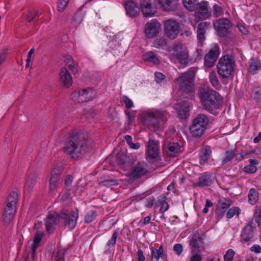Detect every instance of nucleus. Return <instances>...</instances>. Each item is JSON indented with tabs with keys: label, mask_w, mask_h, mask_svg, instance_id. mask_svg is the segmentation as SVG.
I'll return each mask as SVG.
<instances>
[{
	"label": "nucleus",
	"mask_w": 261,
	"mask_h": 261,
	"mask_svg": "<svg viewBox=\"0 0 261 261\" xmlns=\"http://www.w3.org/2000/svg\"><path fill=\"white\" fill-rule=\"evenodd\" d=\"M43 233L37 231L35 234L33 243L31 245L32 258L34 260L36 257V249L39 246L41 241L43 237Z\"/></svg>",
	"instance_id": "24"
},
{
	"label": "nucleus",
	"mask_w": 261,
	"mask_h": 261,
	"mask_svg": "<svg viewBox=\"0 0 261 261\" xmlns=\"http://www.w3.org/2000/svg\"><path fill=\"white\" fill-rule=\"evenodd\" d=\"M203 108L213 114H216L222 107V97L219 93L209 88H201L198 93Z\"/></svg>",
	"instance_id": "2"
},
{
	"label": "nucleus",
	"mask_w": 261,
	"mask_h": 261,
	"mask_svg": "<svg viewBox=\"0 0 261 261\" xmlns=\"http://www.w3.org/2000/svg\"><path fill=\"white\" fill-rule=\"evenodd\" d=\"M213 25L220 36L225 35L232 28L230 21L226 18L214 21Z\"/></svg>",
	"instance_id": "14"
},
{
	"label": "nucleus",
	"mask_w": 261,
	"mask_h": 261,
	"mask_svg": "<svg viewBox=\"0 0 261 261\" xmlns=\"http://www.w3.org/2000/svg\"><path fill=\"white\" fill-rule=\"evenodd\" d=\"M204 32L197 30V36L200 42H202L204 40Z\"/></svg>",
	"instance_id": "60"
},
{
	"label": "nucleus",
	"mask_w": 261,
	"mask_h": 261,
	"mask_svg": "<svg viewBox=\"0 0 261 261\" xmlns=\"http://www.w3.org/2000/svg\"><path fill=\"white\" fill-rule=\"evenodd\" d=\"M18 194L12 192L8 196L5 202L3 210L2 221L5 225L10 223L13 219L17 210Z\"/></svg>",
	"instance_id": "3"
},
{
	"label": "nucleus",
	"mask_w": 261,
	"mask_h": 261,
	"mask_svg": "<svg viewBox=\"0 0 261 261\" xmlns=\"http://www.w3.org/2000/svg\"><path fill=\"white\" fill-rule=\"evenodd\" d=\"M130 148L134 149H138L139 148L140 145L139 142H136L134 143L132 142L130 145H129Z\"/></svg>",
	"instance_id": "63"
},
{
	"label": "nucleus",
	"mask_w": 261,
	"mask_h": 261,
	"mask_svg": "<svg viewBox=\"0 0 261 261\" xmlns=\"http://www.w3.org/2000/svg\"><path fill=\"white\" fill-rule=\"evenodd\" d=\"M235 62L228 55L222 57L217 65V72L222 79H227L234 71Z\"/></svg>",
	"instance_id": "5"
},
{
	"label": "nucleus",
	"mask_w": 261,
	"mask_h": 261,
	"mask_svg": "<svg viewBox=\"0 0 261 261\" xmlns=\"http://www.w3.org/2000/svg\"><path fill=\"white\" fill-rule=\"evenodd\" d=\"M73 179L72 176L68 175L65 179V185L67 188L69 189L70 188Z\"/></svg>",
	"instance_id": "53"
},
{
	"label": "nucleus",
	"mask_w": 261,
	"mask_h": 261,
	"mask_svg": "<svg viewBox=\"0 0 261 261\" xmlns=\"http://www.w3.org/2000/svg\"><path fill=\"white\" fill-rule=\"evenodd\" d=\"M176 109L178 115L181 118H186L189 115V105L186 101L179 102L176 106Z\"/></svg>",
	"instance_id": "23"
},
{
	"label": "nucleus",
	"mask_w": 261,
	"mask_h": 261,
	"mask_svg": "<svg viewBox=\"0 0 261 261\" xmlns=\"http://www.w3.org/2000/svg\"><path fill=\"white\" fill-rule=\"evenodd\" d=\"M248 71L251 74H256L261 69V60L257 58L250 60Z\"/></svg>",
	"instance_id": "27"
},
{
	"label": "nucleus",
	"mask_w": 261,
	"mask_h": 261,
	"mask_svg": "<svg viewBox=\"0 0 261 261\" xmlns=\"http://www.w3.org/2000/svg\"><path fill=\"white\" fill-rule=\"evenodd\" d=\"M210 25V22H201L198 25L197 30L199 31L204 32L205 29H206Z\"/></svg>",
	"instance_id": "52"
},
{
	"label": "nucleus",
	"mask_w": 261,
	"mask_h": 261,
	"mask_svg": "<svg viewBox=\"0 0 261 261\" xmlns=\"http://www.w3.org/2000/svg\"><path fill=\"white\" fill-rule=\"evenodd\" d=\"M208 6L207 2L202 1L197 4L195 10V17L197 21L206 19L211 16L212 13L208 10Z\"/></svg>",
	"instance_id": "10"
},
{
	"label": "nucleus",
	"mask_w": 261,
	"mask_h": 261,
	"mask_svg": "<svg viewBox=\"0 0 261 261\" xmlns=\"http://www.w3.org/2000/svg\"><path fill=\"white\" fill-rule=\"evenodd\" d=\"M191 257L190 261H201L202 258L199 253L192 254Z\"/></svg>",
	"instance_id": "59"
},
{
	"label": "nucleus",
	"mask_w": 261,
	"mask_h": 261,
	"mask_svg": "<svg viewBox=\"0 0 261 261\" xmlns=\"http://www.w3.org/2000/svg\"><path fill=\"white\" fill-rule=\"evenodd\" d=\"M180 146L178 143H170L169 144L168 150L167 152L168 155L175 156L180 151Z\"/></svg>",
	"instance_id": "33"
},
{
	"label": "nucleus",
	"mask_w": 261,
	"mask_h": 261,
	"mask_svg": "<svg viewBox=\"0 0 261 261\" xmlns=\"http://www.w3.org/2000/svg\"><path fill=\"white\" fill-rule=\"evenodd\" d=\"M208 123L209 119L205 115L203 114L198 115L193 119L190 128L192 136L195 138L201 137L206 129Z\"/></svg>",
	"instance_id": "6"
},
{
	"label": "nucleus",
	"mask_w": 261,
	"mask_h": 261,
	"mask_svg": "<svg viewBox=\"0 0 261 261\" xmlns=\"http://www.w3.org/2000/svg\"><path fill=\"white\" fill-rule=\"evenodd\" d=\"M154 207H160V212L164 213L168 210L169 205L165 199H158V202L155 204Z\"/></svg>",
	"instance_id": "37"
},
{
	"label": "nucleus",
	"mask_w": 261,
	"mask_h": 261,
	"mask_svg": "<svg viewBox=\"0 0 261 261\" xmlns=\"http://www.w3.org/2000/svg\"><path fill=\"white\" fill-rule=\"evenodd\" d=\"M197 0H182L183 4L185 7L190 11H193L195 10V7Z\"/></svg>",
	"instance_id": "42"
},
{
	"label": "nucleus",
	"mask_w": 261,
	"mask_h": 261,
	"mask_svg": "<svg viewBox=\"0 0 261 261\" xmlns=\"http://www.w3.org/2000/svg\"><path fill=\"white\" fill-rule=\"evenodd\" d=\"M212 206L213 203L212 202V201L210 200L207 199L206 200L204 208L203 209L202 211L203 213L204 214H207L208 212L209 207H212Z\"/></svg>",
	"instance_id": "54"
},
{
	"label": "nucleus",
	"mask_w": 261,
	"mask_h": 261,
	"mask_svg": "<svg viewBox=\"0 0 261 261\" xmlns=\"http://www.w3.org/2000/svg\"><path fill=\"white\" fill-rule=\"evenodd\" d=\"M165 112L156 109H150L144 111L142 115V122L144 125L155 126L160 120H162Z\"/></svg>",
	"instance_id": "8"
},
{
	"label": "nucleus",
	"mask_w": 261,
	"mask_h": 261,
	"mask_svg": "<svg viewBox=\"0 0 261 261\" xmlns=\"http://www.w3.org/2000/svg\"><path fill=\"white\" fill-rule=\"evenodd\" d=\"M60 82L64 86L69 87L72 83V76L67 67L62 68L60 72Z\"/></svg>",
	"instance_id": "21"
},
{
	"label": "nucleus",
	"mask_w": 261,
	"mask_h": 261,
	"mask_svg": "<svg viewBox=\"0 0 261 261\" xmlns=\"http://www.w3.org/2000/svg\"><path fill=\"white\" fill-rule=\"evenodd\" d=\"M251 96L257 103H261V88L256 87L252 91Z\"/></svg>",
	"instance_id": "41"
},
{
	"label": "nucleus",
	"mask_w": 261,
	"mask_h": 261,
	"mask_svg": "<svg viewBox=\"0 0 261 261\" xmlns=\"http://www.w3.org/2000/svg\"><path fill=\"white\" fill-rule=\"evenodd\" d=\"M223 10L220 5L215 4L213 6V14L214 16H221L223 14Z\"/></svg>",
	"instance_id": "47"
},
{
	"label": "nucleus",
	"mask_w": 261,
	"mask_h": 261,
	"mask_svg": "<svg viewBox=\"0 0 261 261\" xmlns=\"http://www.w3.org/2000/svg\"><path fill=\"white\" fill-rule=\"evenodd\" d=\"M122 100L127 109H130L134 107L133 101L127 96H123Z\"/></svg>",
	"instance_id": "50"
},
{
	"label": "nucleus",
	"mask_w": 261,
	"mask_h": 261,
	"mask_svg": "<svg viewBox=\"0 0 261 261\" xmlns=\"http://www.w3.org/2000/svg\"><path fill=\"white\" fill-rule=\"evenodd\" d=\"M62 173V168L58 166H56L53 170L49 182V191L51 192L55 190L58 187L59 182L60 180L61 174Z\"/></svg>",
	"instance_id": "17"
},
{
	"label": "nucleus",
	"mask_w": 261,
	"mask_h": 261,
	"mask_svg": "<svg viewBox=\"0 0 261 261\" xmlns=\"http://www.w3.org/2000/svg\"><path fill=\"white\" fill-rule=\"evenodd\" d=\"M125 9L127 14L132 17L137 16L140 11L137 4L133 1H130L126 3L125 4Z\"/></svg>",
	"instance_id": "22"
},
{
	"label": "nucleus",
	"mask_w": 261,
	"mask_h": 261,
	"mask_svg": "<svg viewBox=\"0 0 261 261\" xmlns=\"http://www.w3.org/2000/svg\"><path fill=\"white\" fill-rule=\"evenodd\" d=\"M61 218L60 214L57 212H49L45 220V226L47 231L49 233L53 232L55 227L59 223Z\"/></svg>",
	"instance_id": "15"
},
{
	"label": "nucleus",
	"mask_w": 261,
	"mask_h": 261,
	"mask_svg": "<svg viewBox=\"0 0 261 261\" xmlns=\"http://www.w3.org/2000/svg\"><path fill=\"white\" fill-rule=\"evenodd\" d=\"M241 236L243 240L245 242H248L253 237V230L250 226H246L243 229Z\"/></svg>",
	"instance_id": "31"
},
{
	"label": "nucleus",
	"mask_w": 261,
	"mask_h": 261,
	"mask_svg": "<svg viewBox=\"0 0 261 261\" xmlns=\"http://www.w3.org/2000/svg\"><path fill=\"white\" fill-rule=\"evenodd\" d=\"M146 154L150 159H155L159 154L158 143L153 140L149 139L146 146Z\"/></svg>",
	"instance_id": "18"
},
{
	"label": "nucleus",
	"mask_w": 261,
	"mask_h": 261,
	"mask_svg": "<svg viewBox=\"0 0 261 261\" xmlns=\"http://www.w3.org/2000/svg\"><path fill=\"white\" fill-rule=\"evenodd\" d=\"M212 153L211 148L208 146H204L200 155V162L201 164L205 163L209 159Z\"/></svg>",
	"instance_id": "35"
},
{
	"label": "nucleus",
	"mask_w": 261,
	"mask_h": 261,
	"mask_svg": "<svg viewBox=\"0 0 261 261\" xmlns=\"http://www.w3.org/2000/svg\"><path fill=\"white\" fill-rule=\"evenodd\" d=\"M118 236V233L116 231H115L113 232L111 238L107 242V245L109 248H111L115 247Z\"/></svg>",
	"instance_id": "46"
},
{
	"label": "nucleus",
	"mask_w": 261,
	"mask_h": 261,
	"mask_svg": "<svg viewBox=\"0 0 261 261\" xmlns=\"http://www.w3.org/2000/svg\"><path fill=\"white\" fill-rule=\"evenodd\" d=\"M208 79L214 88L217 90H219L221 88V85L219 81L216 72L215 71L210 72Z\"/></svg>",
	"instance_id": "32"
},
{
	"label": "nucleus",
	"mask_w": 261,
	"mask_h": 261,
	"mask_svg": "<svg viewBox=\"0 0 261 261\" xmlns=\"http://www.w3.org/2000/svg\"><path fill=\"white\" fill-rule=\"evenodd\" d=\"M170 59L185 66L189 61V51L181 44L174 45L170 50Z\"/></svg>",
	"instance_id": "7"
},
{
	"label": "nucleus",
	"mask_w": 261,
	"mask_h": 261,
	"mask_svg": "<svg viewBox=\"0 0 261 261\" xmlns=\"http://www.w3.org/2000/svg\"><path fill=\"white\" fill-rule=\"evenodd\" d=\"M249 164L246 165L244 168V171L249 174L255 173L257 171L256 165L258 162L254 159H251L249 160Z\"/></svg>",
	"instance_id": "30"
},
{
	"label": "nucleus",
	"mask_w": 261,
	"mask_h": 261,
	"mask_svg": "<svg viewBox=\"0 0 261 261\" xmlns=\"http://www.w3.org/2000/svg\"><path fill=\"white\" fill-rule=\"evenodd\" d=\"M219 55L220 50L218 45L213 44L211 48L204 57V65L208 68L214 66Z\"/></svg>",
	"instance_id": "11"
},
{
	"label": "nucleus",
	"mask_w": 261,
	"mask_h": 261,
	"mask_svg": "<svg viewBox=\"0 0 261 261\" xmlns=\"http://www.w3.org/2000/svg\"><path fill=\"white\" fill-rule=\"evenodd\" d=\"M37 179V176L35 174L28 176L25 185V188H28V190L32 189L36 184Z\"/></svg>",
	"instance_id": "39"
},
{
	"label": "nucleus",
	"mask_w": 261,
	"mask_h": 261,
	"mask_svg": "<svg viewBox=\"0 0 261 261\" xmlns=\"http://www.w3.org/2000/svg\"><path fill=\"white\" fill-rule=\"evenodd\" d=\"M61 219L64 220V224L67 226L70 229L74 228L77 220L79 217L78 211L72 212L69 213L67 212H62L60 213Z\"/></svg>",
	"instance_id": "13"
},
{
	"label": "nucleus",
	"mask_w": 261,
	"mask_h": 261,
	"mask_svg": "<svg viewBox=\"0 0 261 261\" xmlns=\"http://www.w3.org/2000/svg\"><path fill=\"white\" fill-rule=\"evenodd\" d=\"M173 250L178 255H179L183 251L182 245L180 244H176L173 246Z\"/></svg>",
	"instance_id": "51"
},
{
	"label": "nucleus",
	"mask_w": 261,
	"mask_h": 261,
	"mask_svg": "<svg viewBox=\"0 0 261 261\" xmlns=\"http://www.w3.org/2000/svg\"><path fill=\"white\" fill-rule=\"evenodd\" d=\"M143 59L144 61L151 62L154 64L157 65L160 63L159 60L152 51H148L145 53L143 56Z\"/></svg>",
	"instance_id": "36"
},
{
	"label": "nucleus",
	"mask_w": 261,
	"mask_h": 261,
	"mask_svg": "<svg viewBox=\"0 0 261 261\" xmlns=\"http://www.w3.org/2000/svg\"><path fill=\"white\" fill-rule=\"evenodd\" d=\"M155 77L156 79V81L158 83H160L163 80L165 76L160 72H155Z\"/></svg>",
	"instance_id": "56"
},
{
	"label": "nucleus",
	"mask_w": 261,
	"mask_h": 261,
	"mask_svg": "<svg viewBox=\"0 0 261 261\" xmlns=\"http://www.w3.org/2000/svg\"><path fill=\"white\" fill-rule=\"evenodd\" d=\"M195 73L192 70H188L182 73L175 79V82L178 86L179 90L189 93L193 91Z\"/></svg>",
	"instance_id": "4"
},
{
	"label": "nucleus",
	"mask_w": 261,
	"mask_h": 261,
	"mask_svg": "<svg viewBox=\"0 0 261 261\" xmlns=\"http://www.w3.org/2000/svg\"><path fill=\"white\" fill-rule=\"evenodd\" d=\"M87 146L84 135L80 131L70 132L63 142V151L73 159L81 157Z\"/></svg>",
	"instance_id": "1"
},
{
	"label": "nucleus",
	"mask_w": 261,
	"mask_h": 261,
	"mask_svg": "<svg viewBox=\"0 0 261 261\" xmlns=\"http://www.w3.org/2000/svg\"><path fill=\"white\" fill-rule=\"evenodd\" d=\"M159 4L165 11H172L177 7L176 0H157Z\"/></svg>",
	"instance_id": "25"
},
{
	"label": "nucleus",
	"mask_w": 261,
	"mask_h": 261,
	"mask_svg": "<svg viewBox=\"0 0 261 261\" xmlns=\"http://www.w3.org/2000/svg\"><path fill=\"white\" fill-rule=\"evenodd\" d=\"M250 251L256 253H259L261 252V246L256 244L254 245L250 248Z\"/></svg>",
	"instance_id": "57"
},
{
	"label": "nucleus",
	"mask_w": 261,
	"mask_h": 261,
	"mask_svg": "<svg viewBox=\"0 0 261 261\" xmlns=\"http://www.w3.org/2000/svg\"><path fill=\"white\" fill-rule=\"evenodd\" d=\"M138 259L137 261H145V257L144 255L143 251L142 249H139L137 251Z\"/></svg>",
	"instance_id": "55"
},
{
	"label": "nucleus",
	"mask_w": 261,
	"mask_h": 261,
	"mask_svg": "<svg viewBox=\"0 0 261 261\" xmlns=\"http://www.w3.org/2000/svg\"><path fill=\"white\" fill-rule=\"evenodd\" d=\"M219 208L225 212L231 205V201L225 198H221L219 201Z\"/></svg>",
	"instance_id": "38"
},
{
	"label": "nucleus",
	"mask_w": 261,
	"mask_h": 261,
	"mask_svg": "<svg viewBox=\"0 0 261 261\" xmlns=\"http://www.w3.org/2000/svg\"><path fill=\"white\" fill-rule=\"evenodd\" d=\"M97 212L96 211L89 212L85 216L84 221L86 223H90L93 222L96 218Z\"/></svg>",
	"instance_id": "44"
},
{
	"label": "nucleus",
	"mask_w": 261,
	"mask_h": 261,
	"mask_svg": "<svg viewBox=\"0 0 261 261\" xmlns=\"http://www.w3.org/2000/svg\"><path fill=\"white\" fill-rule=\"evenodd\" d=\"M261 140V132H259L257 137H255L253 139V142L254 143H257Z\"/></svg>",
	"instance_id": "64"
},
{
	"label": "nucleus",
	"mask_w": 261,
	"mask_h": 261,
	"mask_svg": "<svg viewBox=\"0 0 261 261\" xmlns=\"http://www.w3.org/2000/svg\"><path fill=\"white\" fill-rule=\"evenodd\" d=\"M241 213V210L239 207L233 206L230 208L226 214V217L231 219L234 216H239Z\"/></svg>",
	"instance_id": "43"
},
{
	"label": "nucleus",
	"mask_w": 261,
	"mask_h": 261,
	"mask_svg": "<svg viewBox=\"0 0 261 261\" xmlns=\"http://www.w3.org/2000/svg\"><path fill=\"white\" fill-rule=\"evenodd\" d=\"M248 202L251 205H254L258 200V193L254 188H251L248 194Z\"/></svg>",
	"instance_id": "34"
},
{
	"label": "nucleus",
	"mask_w": 261,
	"mask_h": 261,
	"mask_svg": "<svg viewBox=\"0 0 261 261\" xmlns=\"http://www.w3.org/2000/svg\"><path fill=\"white\" fill-rule=\"evenodd\" d=\"M236 153V149L231 148L226 150L221 158L222 164H225L230 162L234 157Z\"/></svg>",
	"instance_id": "29"
},
{
	"label": "nucleus",
	"mask_w": 261,
	"mask_h": 261,
	"mask_svg": "<svg viewBox=\"0 0 261 261\" xmlns=\"http://www.w3.org/2000/svg\"><path fill=\"white\" fill-rule=\"evenodd\" d=\"M190 246L192 254L199 253V246L198 240L195 238H192L190 241Z\"/></svg>",
	"instance_id": "40"
},
{
	"label": "nucleus",
	"mask_w": 261,
	"mask_h": 261,
	"mask_svg": "<svg viewBox=\"0 0 261 261\" xmlns=\"http://www.w3.org/2000/svg\"><path fill=\"white\" fill-rule=\"evenodd\" d=\"M146 173L147 170L145 164L138 162L133 166L129 172V176L134 179H137L144 175Z\"/></svg>",
	"instance_id": "19"
},
{
	"label": "nucleus",
	"mask_w": 261,
	"mask_h": 261,
	"mask_svg": "<svg viewBox=\"0 0 261 261\" xmlns=\"http://www.w3.org/2000/svg\"><path fill=\"white\" fill-rule=\"evenodd\" d=\"M150 249L151 261H159L160 258H163L165 253L163 245H161L158 249L151 247Z\"/></svg>",
	"instance_id": "26"
},
{
	"label": "nucleus",
	"mask_w": 261,
	"mask_h": 261,
	"mask_svg": "<svg viewBox=\"0 0 261 261\" xmlns=\"http://www.w3.org/2000/svg\"><path fill=\"white\" fill-rule=\"evenodd\" d=\"M125 114L127 116V118L128 119L129 122H132L135 119V116L133 114L129 112L125 111Z\"/></svg>",
	"instance_id": "61"
},
{
	"label": "nucleus",
	"mask_w": 261,
	"mask_h": 261,
	"mask_svg": "<svg viewBox=\"0 0 261 261\" xmlns=\"http://www.w3.org/2000/svg\"><path fill=\"white\" fill-rule=\"evenodd\" d=\"M161 28L160 23L155 19H152L146 23L145 28V34L149 38L153 37L159 33Z\"/></svg>",
	"instance_id": "16"
},
{
	"label": "nucleus",
	"mask_w": 261,
	"mask_h": 261,
	"mask_svg": "<svg viewBox=\"0 0 261 261\" xmlns=\"http://www.w3.org/2000/svg\"><path fill=\"white\" fill-rule=\"evenodd\" d=\"M140 7L143 15L145 17H152L156 11L155 7H152L150 3L145 0L141 2Z\"/></svg>",
	"instance_id": "20"
},
{
	"label": "nucleus",
	"mask_w": 261,
	"mask_h": 261,
	"mask_svg": "<svg viewBox=\"0 0 261 261\" xmlns=\"http://www.w3.org/2000/svg\"><path fill=\"white\" fill-rule=\"evenodd\" d=\"M213 181L212 175L204 173L199 177L198 185L201 187L210 186L213 183Z\"/></svg>",
	"instance_id": "28"
},
{
	"label": "nucleus",
	"mask_w": 261,
	"mask_h": 261,
	"mask_svg": "<svg viewBox=\"0 0 261 261\" xmlns=\"http://www.w3.org/2000/svg\"><path fill=\"white\" fill-rule=\"evenodd\" d=\"M255 219L258 224L261 223V208L259 209L258 211L255 213Z\"/></svg>",
	"instance_id": "58"
},
{
	"label": "nucleus",
	"mask_w": 261,
	"mask_h": 261,
	"mask_svg": "<svg viewBox=\"0 0 261 261\" xmlns=\"http://www.w3.org/2000/svg\"><path fill=\"white\" fill-rule=\"evenodd\" d=\"M69 0H58V8L59 11L63 12L67 6Z\"/></svg>",
	"instance_id": "49"
},
{
	"label": "nucleus",
	"mask_w": 261,
	"mask_h": 261,
	"mask_svg": "<svg viewBox=\"0 0 261 261\" xmlns=\"http://www.w3.org/2000/svg\"><path fill=\"white\" fill-rule=\"evenodd\" d=\"M95 95L96 93L92 89H83L73 92L71 98L75 102H83L92 100Z\"/></svg>",
	"instance_id": "9"
},
{
	"label": "nucleus",
	"mask_w": 261,
	"mask_h": 261,
	"mask_svg": "<svg viewBox=\"0 0 261 261\" xmlns=\"http://www.w3.org/2000/svg\"><path fill=\"white\" fill-rule=\"evenodd\" d=\"M235 254V251L232 249H228L223 255L224 260L233 261Z\"/></svg>",
	"instance_id": "45"
},
{
	"label": "nucleus",
	"mask_w": 261,
	"mask_h": 261,
	"mask_svg": "<svg viewBox=\"0 0 261 261\" xmlns=\"http://www.w3.org/2000/svg\"><path fill=\"white\" fill-rule=\"evenodd\" d=\"M165 32L170 39H174L179 31V24L177 21L172 19L166 20L164 24Z\"/></svg>",
	"instance_id": "12"
},
{
	"label": "nucleus",
	"mask_w": 261,
	"mask_h": 261,
	"mask_svg": "<svg viewBox=\"0 0 261 261\" xmlns=\"http://www.w3.org/2000/svg\"><path fill=\"white\" fill-rule=\"evenodd\" d=\"M56 261H65L63 254L61 253H58L56 257Z\"/></svg>",
	"instance_id": "62"
},
{
	"label": "nucleus",
	"mask_w": 261,
	"mask_h": 261,
	"mask_svg": "<svg viewBox=\"0 0 261 261\" xmlns=\"http://www.w3.org/2000/svg\"><path fill=\"white\" fill-rule=\"evenodd\" d=\"M84 15L81 11H79L75 14L74 21L76 25L80 24L83 20Z\"/></svg>",
	"instance_id": "48"
}]
</instances>
